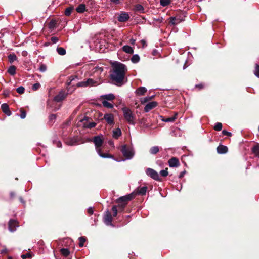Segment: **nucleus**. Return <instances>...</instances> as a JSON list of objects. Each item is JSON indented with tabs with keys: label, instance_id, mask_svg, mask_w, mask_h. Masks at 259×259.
<instances>
[{
	"label": "nucleus",
	"instance_id": "nucleus-1",
	"mask_svg": "<svg viewBox=\"0 0 259 259\" xmlns=\"http://www.w3.org/2000/svg\"><path fill=\"white\" fill-rule=\"evenodd\" d=\"M127 69L126 66L116 62L113 65V70L110 74L111 79L117 84H122Z\"/></svg>",
	"mask_w": 259,
	"mask_h": 259
},
{
	"label": "nucleus",
	"instance_id": "nucleus-2",
	"mask_svg": "<svg viewBox=\"0 0 259 259\" xmlns=\"http://www.w3.org/2000/svg\"><path fill=\"white\" fill-rule=\"evenodd\" d=\"M122 110L123 113L124 117L127 122L130 124L134 125L135 124V118L132 111L127 107L122 108Z\"/></svg>",
	"mask_w": 259,
	"mask_h": 259
},
{
	"label": "nucleus",
	"instance_id": "nucleus-3",
	"mask_svg": "<svg viewBox=\"0 0 259 259\" xmlns=\"http://www.w3.org/2000/svg\"><path fill=\"white\" fill-rule=\"evenodd\" d=\"M120 151L126 159H131L134 156V151L133 148L128 147L126 145L121 146Z\"/></svg>",
	"mask_w": 259,
	"mask_h": 259
},
{
	"label": "nucleus",
	"instance_id": "nucleus-4",
	"mask_svg": "<svg viewBox=\"0 0 259 259\" xmlns=\"http://www.w3.org/2000/svg\"><path fill=\"white\" fill-rule=\"evenodd\" d=\"M93 142L95 144L96 152L101 150V147L103 144V140L102 139V136H95L93 138Z\"/></svg>",
	"mask_w": 259,
	"mask_h": 259
},
{
	"label": "nucleus",
	"instance_id": "nucleus-5",
	"mask_svg": "<svg viewBox=\"0 0 259 259\" xmlns=\"http://www.w3.org/2000/svg\"><path fill=\"white\" fill-rule=\"evenodd\" d=\"M146 174L155 180L159 181L160 180L158 174L153 169L150 168H147Z\"/></svg>",
	"mask_w": 259,
	"mask_h": 259
},
{
	"label": "nucleus",
	"instance_id": "nucleus-6",
	"mask_svg": "<svg viewBox=\"0 0 259 259\" xmlns=\"http://www.w3.org/2000/svg\"><path fill=\"white\" fill-rule=\"evenodd\" d=\"M95 81L92 79L89 78L87 80H84L77 83L78 87H86L88 86H92L95 83Z\"/></svg>",
	"mask_w": 259,
	"mask_h": 259
},
{
	"label": "nucleus",
	"instance_id": "nucleus-7",
	"mask_svg": "<svg viewBox=\"0 0 259 259\" xmlns=\"http://www.w3.org/2000/svg\"><path fill=\"white\" fill-rule=\"evenodd\" d=\"M112 218L111 213L109 211H107L104 217V222L106 225L113 226L112 224Z\"/></svg>",
	"mask_w": 259,
	"mask_h": 259
},
{
	"label": "nucleus",
	"instance_id": "nucleus-8",
	"mask_svg": "<svg viewBox=\"0 0 259 259\" xmlns=\"http://www.w3.org/2000/svg\"><path fill=\"white\" fill-rule=\"evenodd\" d=\"M133 197V194H131L126 196L120 197L117 200V202L119 203H126L127 204V202L131 200Z\"/></svg>",
	"mask_w": 259,
	"mask_h": 259
},
{
	"label": "nucleus",
	"instance_id": "nucleus-9",
	"mask_svg": "<svg viewBox=\"0 0 259 259\" xmlns=\"http://www.w3.org/2000/svg\"><path fill=\"white\" fill-rule=\"evenodd\" d=\"M67 96V94H66L64 91H60L58 95H56L54 97V100L56 102H60L64 100Z\"/></svg>",
	"mask_w": 259,
	"mask_h": 259
},
{
	"label": "nucleus",
	"instance_id": "nucleus-10",
	"mask_svg": "<svg viewBox=\"0 0 259 259\" xmlns=\"http://www.w3.org/2000/svg\"><path fill=\"white\" fill-rule=\"evenodd\" d=\"M168 165L170 167H177L180 165V162L178 158L176 157H172L170 158L168 161Z\"/></svg>",
	"mask_w": 259,
	"mask_h": 259
},
{
	"label": "nucleus",
	"instance_id": "nucleus-11",
	"mask_svg": "<svg viewBox=\"0 0 259 259\" xmlns=\"http://www.w3.org/2000/svg\"><path fill=\"white\" fill-rule=\"evenodd\" d=\"M157 105L156 102L153 101L148 103L144 107V110L145 112H148L150 110L155 108Z\"/></svg>",
	"mask_w": 259,
	"mask_h": 259
},
{
	"label": "nucleus",
	"instance_id": "nucleus-12",
	"mask_svg": "<svg viewBox=\"0 0 259 259\" xmlns=\"http://www.w3.org/2000/svg\"><path fill=\"white\" fill-rule=\"evenodd\" d=\"M18 223L16 221L14 220H10L9 222V230L10 231L13 232L16 230V227H18Z\"/></svg>",
	"mask_w": 259,
	"mask_h": 259
},
{
	"label": "nucleus",
	"instance_id": "nucleus-13",
	"mask_svg": "<svg viewBox=\"0 0 259 259\" xmlns=\"http://www.w3.org/2000/svg\"><path fill=\"white\" fill-rule=\"evenodd\" d=\"M130 18L129 15L126 13H121L118 17V20L119 22H123L127 21Z\"/></svg>",
	"mask_w": 259,
	"mask_h": 259
},
{
	"label": "nucleus",
	"instance_id": "nucleus-14",
	"mask_svg": "<svg viewBox=\"0 0 259 259\" xmlns=\"http://www.w3.org/2000/svg\"><path fill=\"white\" fill-rule=\"evenodd\" d=\"M104 118L108 124H113L114 123V118L112 114H105L104 116Z\"/></svg>",
	"mask_w": 259,
	"mask_h": 259
},
{
	"label": "nucleus",
	"instance_id": "nucleus-15",
	"mask_svg": "<svg viewBox=\"0 0 259 259\" xmlns=\"http://www.w3.org/2000/svg\"><path fill=\"white\" fill-rule=\"evenodd\" d=\"M1 108L3 112L5 113L8 116H10L11 115V112L10 110L9 107L7 104H2L1 105Z\"/></svg>",
	"mask_w": 259,
	"mask_h": 259
},
{
	"label": "nucleus",
	"instance_id": "nucleus-16",
	"mask_svg": "<svg viewBox=\"0 0 259 259\" xmlns=\"http://www.w3.org/2000/svg\"><path fill=\"white\" fill-rule=\"evenodd\" d=\"M217 150L218 153L225 154L227 152L228 148L225 146L220 145L217 147Z\"/></svg>",
	"mask_w": 259,
	"mask_h": 259
},
{
	"label": "nucleus",
	"instance_id": "nucleus-17",
	"mask_svg": "<svg viewBox=\"0 0 259 259\" xmlns=\"http://www.w3.org/2000/svg\"><path fill=\"white\" fill-rule=\"evenodd\" d=\"M147 188L146 186L138 188L136 191V193L139 195H144L146 194Z\"/></svg>",
	"mask_w": 259,
	"mask_h": 259
},
{
	"label": "nucleus",
	"instance_id": "nucleus-18",
	"mask_svg": "<svg viewBox=\"0 0 259 259\" xmlns=\"http://www.w3.org/2000/svg\"><path fill=\"white\" fill-rule=\"evenodd\" d=\"M146 91H147V89H146V88L145 87H141L138 88L136 90V93L138 95L141 96V95H144V93L146 92Z\"/></svg>",
	"mask_w": 259,
	"mask_h": 259
},
{
	"label": "nucleus",
	"instance_id": "nucleus-19",
	"mask_svg": "<svg viewBox=\"0 0 259 259\" xmlns=\"http://www.w3.org/2000/svg\"><path fill=\"white\" fill-rule=\"evenodd\" d=\"M98 154L102 158H113V156L108 153H102L101 152V149L97 151Z\"/></svg>",
	"mask_w": 259,
	"mask_h": 259
},
{
	"label": "nucleus",
	"instance_id": "nucleus-20",
	"mask_svg": "<svg viewBox=\"0 0 259 259\" xmlns=\"http://www.w3.org/2000/svg\"><path fill=\"white\" fill-rule=\"evenodd\" d=\"M101 97L104 99L112 101L115 99V96L113 94H109L106 95H103Z\"/></svg>",
	"mask_w": 259,
	"mask_h": 259
},
{
	"label": "nucleus",
	"instance_id": "nucleus-21",
	"mask_svg": "<svg viewBox=\"0 0 259 259\" xmlns=\"http://www.w3.org/2000/svg\"><path fill=\"white\" fill-rule=\"evenodd\" d=\"M86 10L85 9V6L83 4H81L79 5L76 8V11L79 13H81L84 12Z\"/></svg>",
	"mask_w": 259,
	"mask_h": 259
},
{
	"label": "nucleus",
	"instance_id": "nucleus-22",
	"mask_svg": "<svg viewBox=\"0 0 259 259\" xmlns=\"http://www.w3.org/2000/svg\"><path fill=\"white\" fill-rule=\"evenodd\" d=\"M122 49L123 51L129 54H132L134 52L133 48L131 46L128 45L124 46L122 47Z\"/></svg>",
	"mask_w": 259,
	"mask_h": 259
},
{
	"label": "nucleus",
	"instance_id": "nucleus-23",
	"mask_svg": "<svg viewBox=\"0 0 259 259\" xmlns=\"http://www.w3.org/2000/svg\"><path fill=\"white\" fill-rule=\"evenodd\" d=\"M121 131L120 128H117L113 131V137L115 139H117L121 135Z\"/></svg>",
	"mask_w": 259,
	"mask_h": 259
},
{
	"label": "nucleus",
	"instance_id": "nucleus-24",
	"mask_svg": "<svg viewBox=\"0 0 259 259\" xmlns=\"http://www.w3.org/2000/svg\"><path fill=\"white\" fill-rule=\"evenodd\" d=\"M159 151V148L158 146H153L152 147L150 150H149V152L150 153V154H157Z\"/></svg>",
	"mask_w": 259,
	"mask_h": 259
},
{
	"label": "nucleus",
	"instance_id": "nucleus-25",
	"mask_svg": "<svg viewBox=\"0 0 259 259\" xmlns=\"http://www.w3.org/2000/svg\"><path fill=\"white\" fill-rule=\"evenodd\" d=\"M177 113H176L175 116H172L171 117L166 118L165 119H163L162 120L165 122H174L175 119L177 118Z\"/></svg>",
	"mask_w": 259,
	"mask_h": 259
},
{
	"label": "nucleus",
	"instance_id": "nucleus-26",
	"mask_svg": "<svg viewBox=\"0 0 259 259\" xmlns=\"http://www.w3.org/2000/svg\"><path fill=\"white\" fill-rule=\"evenodd\" d=\"M180 22V20L175 17H171L170 18V23L172 25H177Z\"/></svg>",
	"mask_w": 259,
	"mask_h": 259
},
{
	"label": "nucleus",
	"instance_id": "nucleus-27",
	"mask_svg": "<svg viewBox=\"0 0 259 259\" xmlns=\"http://www.w3.org/2000/svg\"><path fill=\"white\" fill-rule=\"evenodd\" d=\"M16 68L15 66H11L8 69V73L12 75H14L16 74Z\"/></svg>",
	"mask_w": 259,
	"mask_h": 259
},
{
	"label": "nucleus",
	"instance_id": "nucleus-28",
	"mask_svg": "<svg viewBox=\"0 0 259 259\" xmlns=\"http://www.w3.org/2000/svg\"><path fill=\"white\" fill-rule=\"evenodd\" d=\"M252 152L256 156H259V145H256L252 148Z\"/></svg>",
	"mask_w": 259,
	"mask_h": 259
},
{
	"label": "nucleus",
	"instance_id": "nucleus-29",
	"mask_svg": "<svg viewBox=\"0 0 259 259\" xmlns=\"http://www.w3.org/2000/svg\"><path fill=\"white\" fill-rule=\"evenodd\" d=\"M131 61L134 63H137L140 61V57L137 54L134 55L131 58Z\"/></svg>",
	"mask_w": 259,
	"mask_h": 259
},
{
	"label": "nucleus",
	"instance_id": "nucleus-30",
	"mask_svg": "<svg viewBox=\"0 0 259 259\" xmlns=\"http://www.w3.org/2000/svg\"><path fill=\"white\" fill-rule=\"evenodd\" d=\"M8 58H9V61L10 63H12L14 61H16L17 59V57L16 55L14 53L10 54L8 56Z\"/></svg>",
	"mask_w": 259,
	"mask_h": 259
},
{
	"label": "nucleus",
	"instance_id": "nucleus-31",
	"mask_svg": "<svg viewBox=\"0 0 259 259\" xmlns=\"http://www.w3.org/2000/svg\"><path fill=\"white\" fill-rule=\"evenodd\" d=\"M61 254L65 257H67L70 253L69 250L67 248H62L60 250Z\"/></svg>",
	"mask_w": 259,
	"mask_h": 259
},
{
	"label": "nucleus",
	"instance_id": "nucleus-32",
	"mask_svg": "<svg viewBox=\"0 0 259 259\" xmlns=\"http://www.w3.org/2000/svg\"><path fill=\"white\" fill-rule=\"evenodd\" d=\"M102 104L104 107L108 108H112L113 107V104L109 103V102H108L106 100L103 101Z\"/></svg>",
	"mask_w": 259,
	"mask_h": 259
},
{
	"label": "nucleus",
	"instance_id": "nucleus-33",
	"mask_svg": "<svg viewBox=\"0 0 259 259\" xmlns=\"http://www.w3.org/2000/svg\"><path fill=\"white\" fill-rule=\"evenodd\" d=\"M58 53L60 55H64L66 54V50L62 47H58L57 48Z\"/></svg>",
	"mask_w": 259,
	"mask_h": 259
},
{
	"label": "nucleus",
	"instance_id": "nucleus-34",
	"mask_svg": "<svg viewBox=\"0 0 259 259\" xmlns=\"http://www.w3.org/2000/svg\"><path fill=\"white\" fill-rule=\"evenodd\" d=\"M135 10L140 13H143L144 8L141 5L137 4L135 6Z\"/></svg>",
	"mask_w": 259,
	"mask_h": 259
},
{
	"label": "nucleus",
	"instance_id": "nucleus-35",
	"mask_svg": "<svg viewBox=\"0 0 259 259\" xmlns=\"http://www.w3.org/2000/svg\"><path fill=\"white\" fill-rule=\"evenodd\" d=\"M73 9V7H69L65 9V12H64L65 15L69 16L71 14V13Z\"/></svg>",
	"mask_w": 259,
	"mask_h": 259
},
{
	"label": "nucleus",
	"instance_id": "nucleus-36",
	"mask_svg": "<svg viewBox=\"0 0 259 259\" xmlns=\"http://www.w3.org/2000/svg\"><path fill=\"white\" fill-rule=\"evenodd\" d=\"M66 143L68 145L72 146V145H74L76 144V141L74 139H68V140H67Z\"/></svg>",
	"mask_w": 259,
	"mask_h": 259
},
{
	"label": "nucleus",
	"instance_id": "nucleus-37",
	"mask_svg": "<svg viewBox=\"0 0 259 259\" xmlns=\"http://www.w3.org/2000/svg\"><path fill=\"white\" fill-rule=\"evenodd\" d=\"M222 123L220 122H217L214 126V129L217 131H220L222 130Z\"/></svg>",
	"mask_w": 259,
	"mask_h": 259
},
{
	"label": "nucleus",
	"instance_id": "nucleus-38",
	"mask_svg": "<svg viewBox=\"0 0 259 259\" xmlns=\"http://www.w3.org/2000/svg\"><path fill=\"white\" fill-rule=\"evenodd\" d=\"M126 205V203L119 204L118 205V206H117L118 207V208H117L118 211H122Z\"/></svg>",
	"mask_w": 259,
	"mask_h": 259
},
{
	"label": "nucleus",
	"instance_id": "nucleus-39",
	"mask_svg": "<svg viewBox=\"0 0 259 259\" xmlns=\"http://www.w3.org/2000/svg\"><path fill=\"white\" fill-rule=\"evenodd\" d=\"M254 73L256 77L259 78V65L257 64H255Z\"/></svg>",
	"mask_w": 259,
	"mask_h": 259
},
{
	"label": "nucleus",
	"instance_id": "nucleus-40",
	"mask_svg": "<svg viewBox=\"0 0 259 259\" xmlns=\"http://www.w3.org/2000/svg\"><path fill=\"white\" fill-rule=\"evenodd\" d=\"M170 3V0H160V4L163 6L165 7L167 6Z\"/></svg>",
	"mask_w": 259,
	"mask_h": 259
},
{
	"label": "nucleus",
	"instance_id": "nucleus-41",
	"mask_svg": "<svg viewBox=\"0 0 259 259\" xmlns=\"http://www.w3.org/2000/svg\"><path fill=\"white\" fill-rule=\"evenodd\" d=\"M167 170L168 169L167 168L165 169L161 170L160 171V175L164 177H166L168 174Z\"/></svg>",
	"mask_w": 259,
	"mask_h": 259
},
{
	"label": "nucleus",
	"instance_id": "nucleus-42",
	"mask_svg": "<svg viewBox=\"0 0 259 259\" xmlns=\"http://www.w3.org/2000/svg\"><path fill=\"white\" fill-rule=\"evenodd\" d=\"M78 239H79V246H80V247L83 246V245H84V242H85V238H84L83 237H80Z\"/></svg>",
	"mask_w": 259,
	"mask_h": 259
},
{
	"label": "nucleus",
	"instance_id": "nucleus-43",
	"mask_svg": "<svg viewBox=\"0 0 259 259\" xmlns=\"http://www.w3.org/2000/svg\"><path fill=\"white\" fill-rule=\"evenodd\" d=\"M17 92L19 94H23L24 92L25 89L23 87L20 86L17 88Z\"/></svg>",
	"mask_w": 259,
	"mask_h": 259
},
{
	"label": "nucleus",
	"instance_id": "nucleus-44",
	"mask_svg": "<svg viewBox=\"0 0 259 259\" xmlns=\"http://www.w3.org/2000/svg\"><path fill=\"white\" fill-rule=\"evenodd\" d=\"M112 210L113 212V216L114 217L116 216L117 215V213H118L117 207L115 205L113 206L112 208Z\"/></svg>",
	"mask_w": 259,
	"mask_h": 259
},
{
	"label": "nucleus",
	"instance_id": "nucleus-45",
	"mask_svg": "<svg viewBox=\"0 0 259 259\" xmlns=\"http://www.w3.org/2000/svg\"><path fill=\"white\" fill-rule=\"evenodd\" d=\"M32 257V254L30 253H27L25 254H23L21 255V257L22 259H26L27 258H31Z\"/></svg>",
	"mask_w": 259,
	"mask_h": 259
},
{
	"label": "nucleus",
	"instance_id": "nucleus-46",
	"mask_svg": "<svg viewBox=\"0 0 259 259\" xmlns=\"http://www.w3.org/2000/svg\"><path fill=\"white\" fill-rule=\"evenodd\" d=\"M40 71L44 72L46 71L47 70V67L45 64H41L39 68Z\"/></svg>",
	"mask_w": 259,
	"mask_h": 259
},
{
	"label": "nucleus",
	"instance_id": "nucleus-47",
	"mask_svg": "<svg viewBox=\"0 0 259 259\" xmlns=\"http://www.w3.org/2000/svg\"><path fill=\"white\" fill-rule=\"evenodd\" d=\"M40 84L39 83H36L34 84L32 86V90H33L34 91H36L40 88Z\"/></svg>",
	"mask_w": 259,
	"mask_h": 259
},
{
	"label": "nucleus",
	"instance_id": "nucleus-48",
	"mask_svg": "<svg viewBox=\"0 0 259 259\" xmlns=\"http://www.w3.org/2000/svg\"><path fill=\"white\" fill-rule=\"evenodd\" d=\"M56 116L55 114H51L49 116V120L50 121H51L52 122H53L56 119Z\"/></svg>",
	"mask_w": 259,
	"mask_h": 259
},
{
	"label": "nucleus",
	"instance_id": "nucleus-49",
	"mask_svg": "<svg viewBox=\"0 0 259 259\" xmlns=\"http://www.w3.org/2000/svg\"><path fill=\"white\" fill-rule=\"evenodd\" d=\"M153 96H152L151 97H146L145 98H144L142 100H141V102H146L148 101V100L151 99L153 98Z\"/></svg>",
	"mask_w": 259,
	"mask_h": 259
},
{
	"label": "nucleus",
	"instance_id": "nucleus-50",
	"mask_svg": "<svg viewBox=\"0 0 259 259\" xmlns=\"http://www.w3.org/2000/svg\"><path fill=\"white\" fill-rule=\"evenodd\" d=\"M96 123L92 122L90 123L88 125H87V127L88 128H91L94 127L96 126Z\"/></svg>",
	"mask_w": 259,
	"mask_h": 259
},
{
	"label": "nucleus",
	"instance_id": "nucleus-51",
	"mask_svg": "<svg viewBox=\"0 0 259 259\" xmlns=\"http://www.w3.org/2000/svg\"><path fill=\"white\" fill-rule=\"evenodd\" d=\"M51 40L53 44H56L58 42V38L57 37L53 36L51 37Z\"/></svg>",
	"mask_w": 259,
	"mask_h": 259
},
{
	"label": "nucleus",
	"instance_id": "nucleus-52",
	"mask_svg": "<svg viewBox=\"0 0 259 259\" xmlns=\"http://www.w3.org/2000/svg\"><path fill=\"white\" fill-rule=\"evenodd\" d=\"M26 112L23 111V110H22L21 111V115H20V118L21 119H24L26 117Z\"/></svg>",
	"mask_w": 259,
	"mask_h": 259
},
{
	"label": "nucleus",
	"instance_id": "nucleus-53",
	"mask_svg": "<svg viewBox=\"0 0 259 259\" xmlns=\"http://www.w3.org/2000/svg\"><path fill=\"white\" fill-rule=\"evenodd\" d=\"M222 134L223 135H225V136H231V133L229 132H228L227 131H225V130H223L222 131Z\"/></svg>",
	"mask_w": 259,
	"mask_h": 259
},
{
	"label": "nucleus",
	"instance_id": "nucleus-54",
	"mask_svg": "<svg viewBox=\"0 0 259 259\" xmlns=\"http://www.w3.org/2000/svg\"><path fill=\"white\" fill-rule=\"evenodd\" d=\"M88 212L89 214H90V215L93 214V212H94L93 208L91 207H89L88 209Z\"/></svg>",
	"mask_w": 259,
	"mask_h": 259
},
{
	"label": "nucleus",
	"instance_id": "nucleus-55",
	"mask_svg": "<svg viewBox=\"0 0 259 259\" xmlns=\"http://www.w3.org/2000/svg\"><path fill=\"white\" fill-rule=\"evenodd\" d=\"M7 252H8V249L6 248H5L4 249H2L1 251V253H2V254L7 253Z\"/></svg>",
	"mask_w": 259,
	"mask_h": 259
},
{
	"label": "nucleus",
	"instance_id": "nucleus-56",
	"mask_svg": "<svg viewBox=\"0 0 259 259\" xmlns=\"http://www.w3.org/2000/svg\"><path fill=\"white\" fill-rule=\"evenodd\" d=\"M185 172H186V171H185V170H184V171H183L181 172L180 173V175H179V177L180 178H182V177H184V175H185Z\"/></svg>",
	"mask_w": 259,
	"mask_h": 259
},
{
	"label": "nucleus",
	"instance_id": "nucleus-57",
	"mask_svg": "<svg viewBox=\"0 0 259 259\" xmlns=\"http://www.w3.org/2000/svg\"><path fill=\"white\" fill-rule=\"evenodd\" d=\"M110 1L115 4H118L119 3V0H110Z\"/></svg>",
	"mask_w": 259,
	"mask_h": 259
},
{
	"label": "nucleus",
	"instance_id": "nucleus-58",
	"mask_svg": "<svg viewBox=\"0 0 259 259\" xmlns=\"http://www.w3.org/2000/svg\"><path fill=\"white\" fill-rule=\"evenodd\" d=\"M49 27L50 28H52L54 27V22H53V21L50 22V23H49Z\"/></svg>",
	"mask_w": 259,
	"mask_h": 259
},
{
	"label": "nucleus",
	"instance_id": "nucleus-59",
	"mask_svg": "<svg viewBox=\"0 0 259 259\" xmlns=\"http://www.w3.org/2000/svg\"><path fill=\"white\" fill-rule=\"evenodd\" d=\"M56 145L58 147H61L62 146V144L60 142V141H58L57 143H56Z\"/></svg>",
	"mask_w": 259,
	"mask_h": 259
},
{
	"label": "nucleus",
	"instance_id": "nucleus-60",
	"mask_svg": "<svg viewBox=\"0 0 259 259\" xmlns=\"http://www.w3.org/2000/svg\"><path fill=\"white\" fill-rule=\"evenodd\" d=\"M76 77V76H71L70 77H69V81L72 82L74 79V78Z\"/></svg>",
	"mask_w": 259,
	"mask_h": 259
},
{
	"label": "nucleus",
	"instance_id": "nucleus-61",
	"mask_svg": "<svg viewBox=\"0 0 259 259\" xmlns=\"http://www.w3.org/2000/svg\"><path fill=\"white\" fill-rule=\"evenodd\" d=\"M196 87L199 88V89H202L203 88V85L202 84H199L196 85Z\"/></svg>",
	"mask_w": 259,
	"mask_h": 259
},
{
	"label": "nucleus",
	"instance_id": "nucleus-62",
	"mask_svg": "<svg viewBox=\"0 0 259 259\" xmlns=\"http://www.w3.org/2000/svg\"><path fill=\"white\" fill-rule=\"evenodd\" d=\"M19 199H20V201H21V203H25L24 200L22 199V197H20Z\"/></svg>",
	"mask_w": 259,
	"mask_h": 259
},
{
	"label": "nucleus",
	"instance_id": "nucleus-63",
	"mask_svg": "<svg viewBox=\"0 0 259 259\" xmlns=\"http://www.w3.org/2000/svg\"><path fill=\"white\" fill-rule=\"evenodd\" d=\"M141 43L142 44L143 46H144L145 45V44H146L145 41V40H142L141 41Z\"/></svg>",
	"mask_w": 259,
	"mask_h": 259
},
{
	"label": "nucleus",
	"instance_id": "nucleus-64",
	"mask_svg": "<svg viewBox=\"0 0 259 259\" xmlns=\"http://www.w3.org/2000/svg\"><path fill=\"white\" fill-rule=\"evenodd\" d=\"M10 195H11V197H14L15 196V194L13 192H11L10 193Z\"/></svg>",
	"mask_w": 259,
	"mask_h": 259
}]
</instances>
